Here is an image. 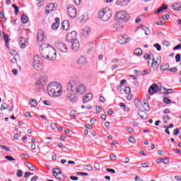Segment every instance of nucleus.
Returning <instances> with one entry per match:
<instances>
[{
	"label": "nucleus",
	"mask_w": 181,
	"mask_h": 181,
	"mask_svg": "<svg viewBox=\"0 0 181 181\" xmlns=\"http://www.w3.org/2000/svg\"><path fill=\"white\" fill-rule=\"evenodd\" d=\"M71 91L72 93H76V94H78V95H83V94L86 93V86L81 83L80 78L77 77L71 78L67 85V93L66 95V99L69 103L74 104V103H77L78 98L74 94L71 93Z\"/></svg>",
	"instance_id": "1"
},
{
	"label": "nucleus",
	"mask_w": 181,
	"mask_h": 181,
	"mask_svg": "<svg viewBox=\"0 0 181 181\" xmlns=\"http://www.w3.org/2000/svg\"><path fill=\"white\" fill-rule=\"evenodd\" d=\"M159 90V86L156 83H153L148 88V93L150 95H153L157 91Z\"/></svg>",
	"instance_id": "12"
},
{
	"label": "nucleus",
	"mask_w": 181,
	"mask_h": 181,
	"mask_svg": "<svg viewBox=\"0 0 181 181\" xmlns=\"http://www.w3.org/2000/svg\"><path fill=\"white\" fill-rule=\"evenodd\" d=\"M110 158L112 160H115L117 159V156L116 155H114V154H111L110 156Z\"/></svg>",
	"instance_id": "61"
},
{
	"label": "nucleus",
	"mask_w": 181,
	"mask_h": 181,
	"mask_svg": "<svg viewBox=\"0 0 181 181\" xmlns=\"http://www.w3.org/2000/svg\"><path fill=\"white\" fill-rule=\"evenodd\" d=\"M70 117L71 119H76V110H71L70 112Z\"/></svg>",
	"instance_id": "41"
},
{
	"label": "nucleus",
	"mask_w": 181,
	"mask_h": 181,
	"mask_svg": "<svg viewBox=\"0 0 181 181\" xmlns=\"http://www.w3.org/2000/svg\"><path fill=\"white\" fill-rule=\"evenodd\" d=\"M84 166H85L86 168H86L87 170H89V171L93 170V167H92L91 165H85Z\"/></svg>",
	"instance_id": "62"
},
{
	"label": "nucleus",
	"mask_w": 181,
	"mask_h": 181,
	"mask_svg": "<svg viewBox=\"0 0 181 181\" xmlns=\"http://www.w3.org/2000/svg\"><path fill=\"white\" fill-rule=\"evenodd\" d=\"M129 3V0H117V5H121L122 6H126Z\"/></svg>",
	"instance_id": "24"
},
{
	"label": "nucleus",
	"mask_w": 181,
	"mask_h": 181,
	"mask_svg": "<svg viewBox=\"0 0 181 181\" xmlns=\"http://www.w3.org/2000/svg\"><path fill=\"white\" fill-rule=\"evenodd\" d=\"M154 47L156 48V49L158 50V52H160V50H162V47H160V45L156 43L154 45Z\"/></svg>",
	"instance_id": "47"
},
{
	"label": "nucleus",
	"mask_w": 181,
	"mask_h": 181,
	"mask_svg": "<svg viewBox=\"0 0 181 181\" xmlns=\"http://www.w3.org/2000/svg\"><path fill=\"white\" fill-rule=\"evenodd\" d=\"M45 4V0H37V6H42Z\"/></svg>",
	"instance_id": "44"
},
{
	"label": "nucleus",
	"mask_w": 181,
	"mask_h": 181,
	"mask_svg": "<svg viewBox=\"0 0 181 181\" xmlns=\"http://www.w3.org/2000/svg\"><path fill=\"white\" fill-rule=\"evenodd\" d=\"M163 102L165 104H170V103H172V100H170V99L168 98H163Z\"/></svg>",
	"instance_id": "50"
},
{
	"label": "nucleus",
	"mask_w": 181,
	"mask_h": 181,
	"mask_svg": "<svg viewBox=\"0 0 181 181\" xmlns=\"http://www.w3.org/2000/svg\"><path fill=\"white\" fill-rule=\"evenodd\" d=\"M30 105L31 107H37V102L35 99H30Z\"/></svg>",
	"instance_id": "35"
},
{
	"label": "nucleus",
	"mask_w": 181,
	"mask_h": 181,
	"mask_svg": "<svg viewBox=\"0 0 181 181\" xmlns=\"http://www.w3.org/2000/svg\"><path fill=\"white\" fill-rule=\"evenodd\" d=\"M69 28H70V23H69V21L65 20L62 22V29L64 30H68Z\"/></svg>",
	"instance_id": "23"
},
{
	"label": "nucleus",
	"mask_w": 181,
	"mask_h": 181,
	"mask_svg": "<svg viewBox=\"0 0 181 181\" xmlns=\"http://www.w3.org/2000/svg\"><path fill=\"white\" fill-rule=\"evenodd\" d=\"M50 127L52 131H54V129H56V128H57V126L56 123H51Z\"/></svg>",
	"instance_id": "51"
},
{
	"label": "nucleus",
	"mask_w": 181,
	"mask_h": 181,
	"mask_svg": "<svg viewBox=\"0 0 181 181\" xmlns=\"http://www.w3.org/2000/svg\"><path fill=\"white\" fill-rule=\"evenodd\" d=\"M46 81H47V78L45 76H41L37 81V86H45V84H46Z\"/></svg>",
	"instance_id": "20"
},
{
	"label": "nucleus",
	"mask_w": 181,
	"mask_h": 181,
	"mask_svg": "<svg viewBox=\"0 0 181 181\" xmlns=\"http://www.w3.org/2000/svg\"><path fill=\"white\" fill-rule=\"evenodd\" d=\"M0 148H1V149H4L5 151H6V152H9L10 151L9 148L6 146L1 145Z\"/></svg>",
	"instance_id": "54"
},
{
	"label": "nucleus",
	"mask_w": 181,
	"mask_h": 181,
	"mask_svg": "<svg viewBox=\"0 0 181 181\" xmlns=\"http://www.w3.org/2000/svg\"><path fill=\"white\" fill-rule=\"evenodd\" d=\"M126 130L127 131V132H129V134H132V132H134V129H132V127H129L126 128Z\"/></svg>",
	"instance_id": "57"
},
{
	"label": "nucleus",
	"mask_w": 181,
	"mask_h": 181,
	"mask_svg": "<svg viewBox=\"0 0 181 181\" xmlns=\"http://www.w3.org/2000/svg\"><path fill=\"white\" fill-rule=\"evenodd\" d=\"M152 57L153 59H150V63H151V67H152V69L154 70H156L158 67H159V64L162 63V57L158 56L157 59H155L153 55H152Z\"/></svg>",
	"instance_id": "6"
},
{
	"label": "nucleus",
	"mask_w": 181,
	"mask_h": 181,
	"mask_svg": "<svg viewBox=\"0 0 181 181\" xmlns=\"http://www.w3.org/2000/svg\"><path fill=\"white\" fill-rule=\"evenodd\" d=\"M91 100H93V94L88 93L83 98V103H84V104H86V103H88V101H90Z\"/></svg>",
	"instance_id": "21"
},
{
	"label": "nucleus",
	"mask_w": 181,
	"mask_h": 181,
	"mask_svg": "<svg viewBox=\"0 0 181 181\" xmlns=\"http://www.w3.org/2000/svg\"><path fill=\"white\" fill-rule=\"evenodd\" d=\"M172 91H173V89H165V94H172Z\"/></svg>",
	"instance_id": "59"
},
{
	"label": "nucleus",
	"mask_w": 181,
	"mask_h": 181,
	"mask_svg": "<svg viewBox=\"0 0 181 181\" xmlns=\"http://www.w3.org/2000/svg\"><path fill=\"white\" fill-rule=\"evenodd\" d=\"M118 42L119 45H126V43L129 42V39L127 35H119Z\"/></svg>",
	"instance_id": "13"
},
{
	"label": "nucleus",
	"mask_w": 181,
	"mask_h": 181,
	"mask_svg": "<svg viewBox=\"0 0 181 181\" xmlns=\"http://www.w3.org/2000/svg\"><path fill=\"white\" fill-rule=\"evenodd\" d=\"M95 169H96V170H100V163H95Z\"/></svg>",
	"instance_id": "63"
},
{
	"label": "nucleus",
	"mask_w": 181,
	"mask_h": 181,
	"mask_svg": "<svg viewBox=\"0 0 181 181\" xmlns=\"http://www.w3.org/2000/svg\"><path fill=\"white\" fill-rule=\"evenodd\" d=\"M172 8L174 9V11H181V4L175 3L172 6Z\"/></svg>",
	"instance_id": "31"
},
{
	"label": "nucleus",
	"mask_w": 181,
	"mask_h": 181,
	"mask_svg": "<svg viewBox=\"0 0 181 181\" xmlns=\"http://www.w3.org/2000/svg\"><path fill=\"white\" fill-rule=\"evenodd\" d=\"M67 13L70 18L74 19L77 16V8L74 6H69L67 7Z\"/></svg>",
	"instance_id": "10"
},
{
	"label": "nucleus",
	"mask_w": 181,
	"mask_h": 181,
	"mask_svg": "<svg viewBox=\"0 0 181 181\" xmlns=\"http://www.w3.org/2000/svg\"><path fill=\"white\" fill-rule=\"evenodd\" d=\"M113 28H114L115 29H116V30H117L118 32H119V31L122 30L123 26H122V25H120L119 23H116L114 25Z\"/></svg>",
	"instance_id": "32"
},
{
	"label": "nucleus",
	"mask_w": 181,
	"mask_h": 181,
	"mask_svg": "<svg viewBox=\"0 0 181 181\" xmlns=\"http://www.w3.org/2000/svg\"><path fill=\"white\" fill-rule=\"evenodd\" d=\"M129 142H130V144H135L136 142V141L135 140V137L132 136L129 137Z\"/></svg>",
	"instance_id": "45"
},
{
	"label": "nucleus",
	"mask_w": 181,
	"mask_h": 181,
	"mask_svg": "<svg viewBox=\"0 0 181 181\" xmlns=\"http://www.w3.org/2000/svg\"><path fill=\"white\" fill-rule=\"evenodd\" d=\"M180 59H181V54H177V55L175 56V61L177 62V63H179V62H180Z\"/></svg>",
	"instance_id": "49"
},
{
	"label": "nucleus",
	"mask_w": 181,
	"mask_h": 181,
	"mask_svg": "<svg viewBox=\"0 0 181 181\" xmlns=\"http://www.w3.org/2000/svg\"><path fill=\"white\" fill-rule=\"evenodd\" d=\"M5 158H6V159H7V160H8L9 162H11V160H15V158H13L11 157V156H6Z\"/></svg>",
	"instance_id": "58"
},
{
	"label": "nucleus",
	"mask_w": 181,
	"mask_h": 181,
	"mask_svg": "<svg viewBox=\"0 0 181 181\" xmlns=\"http://www.w3.org/2000/svg\"><path fill=\"white\" fill-rule=\"evenodd\" d=\"M141 110H144V111H149V110H151V107H149V104H148L146 102L142 103Z\"/></svg>",
	"instance_id": "29"
},
{
	"label": "nucleus",
	"mask_w": 181,
	"mask_h": 181,
	"mask_svg": "<svg viewBox=\"0 0 181 181\" xmlns=\"http://www.w3.org/2000/svg\"><path fill=\"white\" fill-rule=\"evenodd\" d=\"M95 110H96V112L100 113V112H101V111H103V108H101V107H100V106H96Z\"/></svg>",
	"instance_id": "60"
},
{
	"label": "nucleus",
	"mask_w": 181,
	"mask_h": 181,
	"mask_svg": "<svg viewBox=\"0 0 181 181\" xmlns=\"http://www.w3.org/2000/svg\"><path fill=\"white\" fill-rule=\"evenodd\" d=\"M91 33V28L89 27H84L82 29V35L84 37H88V36Z\"/></svg>",
	"instance_id": "17"
},
{
	"label": "nucleus",
	"mask_w": 181,
	"mask_h": 181,
	"mask_svg": "<svg viewBox=\"0 0 181 181\" xmlns=\"http://www.w3.org/2000/svg\"><path fill=\"white\" fill-rule=\"evenodd\" d=\"M23 175V171H22V170H18V171L17 172V176L18 177H22Z\"/></svg>",
	"instance_id": "52"
},
{
	"label": "nucleus",
	"mask_w": 181,
	"mask_h": 181,
	"mask_svg": "<svg viewBox=\"0 0 181 181\" xmlns=\"http://www.w3.org/2000/svg\"><path fill=\"white\" fill-rule=\"evenodd\" d=\"M18 42L20 43V47L21 49H25L26 47V45H28V39L21 37L19 38Z\"/></svg>",
	"instance_id": "14"
},
{
	"label": "nucleus",
	"mask_w": 181,
	"mask_h": 181,
	"mask_svg": "<svg viewBox=\"0 0 181 181\" xmlns=\"http://www.w3.org/2000/svg\"><path fill=\"white\" fill-rule=\"evenodd\" d=\"M40 51L41 52L42 57L47 60L53 62L56 60V57H57L56 49H54L53 47L49 45V44H42L40 46Z\"/></svg>",
	"instance_id": "2"
},
{
	"label": "nucleus",
	"mask_w": 181,
	"mask_h": 181,
	"mask_svg": "<svg viewBox=\"0 0 181 181\" xmlns=\"http://www.w3.org/2000/svg\"><path fill=\"white\" fill-rule=\"evenodd\" d=\"M179 49H181V44H179L174 47L173 50H179Z\"/></svg>",
	"instance_id": "64"
},
{
	"label": "nucleus",
	"mask_w": 181,
	"mask_h": 181,
	"mask_svg": "<svg viewBox=\"0 0 181 181\" xmlns=\"http://www.w3.org/2000/svg\"><path fill=\"white\" fill-rule=\"evenodd\" d=\"M134 54L136 56H142V49L141 48H136L134 52Z\"/></svg>",
	"instance_id": "36"
},
{
	"label": "nucleus",
	"mask_w": 181,
	"mask_h": 181,
	"mask_svg": "<svg viewBox=\"0 0 181 181\" xmlns=\"http://www.w3.org/2000/svg\"><path fill=\"white\" fill-rule=\"evenodd\" d=\"M22 23H28L29 22V17L26 16V14H23L21 17Z\"/></svg>",
	"instance_id": "34"
},
{
	"label": "nucleus",
	"mask_w": 181,
	"mask_h": 181,
	"mask_svg": "<svg viewBox=\"0 0 181 181\" xmlns=\"http://www.w3.org/2000/svg\"><path fill=\"white\" fill-rule=\"evenodd\" d=\"M119 62V59H114L111 61L112 63H113V65H112V70H115V69H118V63Z\"/></svg>",
	"instance_id": "26"
},
{
	"label": "nucleus",
	"mask_w": 181,
	"mask_h": 181,
	"mask_svg": "<svg viewBox=\"0 0 181 181\" xmlns=\"http://www.w3.org/2000/svg\"><path fill=\"white\" fill-rule=\"evenodd\" d=\"M112 11L110 8H103L98 12V17L103 21L107 22L111 19Z\"/></svg>",
	"instance_id": "4"
},
{
	"label": "nucleus",
	"mask_w": 181,
	"mask_h": 181,
	"mask_svg": "<svg viewBox=\"0 0 181 181\" xmlns=\"http://www.w3.org/2000/svg\"><path fill=\"white\" fill-rule=\"evenodd\" d=\"M70 43H71L72 50H75V52H77V50L80 49V42H78V40L71 42Z\"/></svg>",
	"instance_id": "15"
},
{
	"label": "nucleus",
	"mask_w": 181,
	"mask_h": 181,
	"mask_svg": "<svg viewBox=\"0 0 181 181\" xmlns=\"http://www.w3.org/2000/svg\"><path fill=\"white\" fill-rule=\"evenodd\" d=\"M144 59L147 60L148 65L151 64V59H153L152 55H149L148 54H145L144 56Z\"/></svg>",
	"instance_id": "33"
},
{
	"label": "nucleus",
	"mask_w": 181,
	"mask_h": 181,
	"mask_svg": "<svg viewBox=\"0 0 181 181\" xmlns=\"http://www.w3.org/2000/svg\"><path fill=\"white\" fill-rule=\"evenodd\" d=\"M4 39L6 42V47L9 48V42H11V38H9V35L7 34H4Z\"/></svg>",
	"instance_id": "27"
},
{
	"label": "nucleus",
	"mask_w": 181,
	"mask_h": 181,
	"mask_svg": "<svg viewBox=\"0 0 181 181\" xmlns=\"http://www.w3.org/2000/svg\"><path fill=\"white\" fill-rule=\"evenodd\" d=\"M168 162H169V158H163L161 163L167 164Z\"/></svg>",
	"instance_id": "55"
},
{
	"label": "nucleus",
	"mask_w": 181,
	"mask_h": 181,
	"mask_svg": "<svg viewBox=\"0 0 181 181\" xmlns=\"http://www.w3.org/2000/svg\"><path fill=\"white\" fill-rule=\"evenodd\" d=\"M45 40V33L43 30H39L37 34V42H43Z\"/></svg>",
	"instance_id": "16"
},
{
	"label": "nucleus",
	"mask_w": 181,
	"mask_h": 181,
	"mask_svg": "<svg viewBox=\"0 0 181 181\" xmlns=\"http://www.w3.org/2000/svg\"><path fill=\"white\" fill-rule=\"evenodd\" d=\"M52 174L57 180H64V175L62 173V170H60V168H53Z\"/></svg>",
	"instance_id": "9"
},
{
	"label": "nucleus",
	"mask_w": 181,
	"mask_h": 181,
	"mask_svg": "<svg viewBox=\"0 0 181 181\" xmlns=\"http://www.w3.org/2000/svg\"><path fill=\"white\" fill-rule=\"evenodd\" d=\"M165 9H168V6L163 4L157 10L156 12H155V15H158V13H160V12H162L163 11H165Z\"/></svg>",
	"instance_id": "28"
},
{
	"label": "nucleus",
	"mask_w": 181,
	"mask_h": 181,
	"mask_svg": "<svg viewBox=\"0 0 181 181\" xmlns=\"http://www.w3.org/2000/svg\"><path fill=\"white\" fill-rule=\"evenodd\" d=\"M27 167L30 170H35V165H32L30 163H27Z\"/></svg>",
	"instance_id": "43"
},
{
	"label": "nucleus",
	"mask_w": 181,
	"mask_h": 181,
	"mask_svg": "<svg viewBox=\"0 0 181 181\" xmlns=\"http://www.w3.org/2000/svg\"><path fill=\"white\" fill-rule=\"evenodd\" d=\"M127 83V80L123 79L120 81L119 83V86L117 88V90H119V91H121V90H122V86H124V84Z\"/></svg>",
	"instance_id": "38"
},
{
	"label": "nucleus",
	"mask_w": 181,
	"mask_h": 181,
	"mask_svg": "<svg viewBox=\"0 0 181 181\" xmlns=\"http://www.w3.org/2000/svg\"><path fill=\"white\" fill-rule=\"evenodd\" d=\"M33 67L35 70H41L43 67V59L42 57L39 55H35L33 60Z\"/></svg>",
	"instance_id": "5"
},
{
	"label": "nucleus",
	"mask_w": 181,
	"mask_h": 181,
	"mask_svg": "<svg viewBox=\"0 0 181 181\" xmlns=\"http://www.w3.org/2000/svg\"><path fill=\"white\" fill-rule=\"evenodd\" d=\"M179 131H180L179 128L174 129V135L175 136H177V135H179V134H180V132Z\"/></svg>",
	"instance_id": "56"
},
{
	"label": "nucleus",
	"mask_w": 181,
	"mask_h": 181,
	"mask_svg": "<svg viewBox=\"0 0 181 181\" xmlns=\"http://www.w3.org/2000/svg\"><path fill=\"white\" fill-rule=\"evenodd\" d=\"M66 40L69 42L77 40V32L72 31L71 33H69L66 35Z\"/></svg>",
	"instance_id": "11"
},
{
	"label": "nucleus",
	"mask_w": 181,
	"mask_h": 181,
	"mask_svg": "<svg viewBox=\"0 0 181 181\" xmlns=\"http://www.w3.org/2000/svg\"><path fill=\"white\" fill-rule=\"evenodd\" d=\"M59 25H60V18H55V23H54L52 25L53 30H57V29H59Z\"/></svg>",
	"instance_id": "18"
},
{
	"label": "nucleus",
	"mask_w": 181,
	"mask_h": 181,
	"mask_svg": "<svg viewBox=\"0 0 181 181\" xmlns=\"http://www.w3.org/2000/svg\"><path fill=\"white\" fill-rule=\"evenodd\" d=\"M116 18L123 22H128V21H129V14H127V13L124 11H119L116 14Z\"/></svg>",
	"instance_id": "7"
},
{
	"label": "nucleus",
	"mask_w": 181,
	"mask_h": 181,
	"mask_svg": "<svg viewBox=\"0 0 181 181\" xmlns=\"http://www.w3.org/2000/svg\"><path fill=\"white\" fill-rule=\"evenodd\" d=\"M134 105L138 110H142V103L141 101L135 99Z\"/></svg>",
	"instance_id": "30"
},
{
	"label": "nucleus",
	"mask_w": 181,
	"mask_h": 181,
	"mask_svg": "<svg viewBox=\"0 0 181 181\" xmlns=\"http://www.w3.org/2000/svg\"><path fill=\"white\" fill-rule=\"evenodd\" d=\"M138 114H139V117H141V119H147L148 113H146L145 111L142 110V109H141L138 111Z\"/></svg>",
	"instance_id": "19"
},
{
	"label": "nucleus",
	"mask_w": 181,
	"mask_h": 181,
	"mask_svg": "<svg viewBox=\"0 0 181 181\" xmlns=\"http://www.w3.org/2000/svg\"><path fill=\"white\" fill-rule=\"evenodd\" d=\"M55 46L57 49L59 50V52H62V53H67L69 50L67 45H66V43L61 40L57 41L55 43Z\"/></svg>",
	"instance_id": "8"
},
{
	"label": "nucleus",
	"mask_w": 181,
	"mask_h": 181,
	"mask_svg": "<svg viewBox=\"0 0 181 181\" xmlns=\"http://www.w3.org/2000/svg\"><path fill=\"white\" fill-rule=\"evenodd\" d=\"M62 84L57 82H52L47 88V91L50 97H59L63 93Z\"/></svg>",
	"instance_id": "3"
},
{
	"label": "nucleus",
	"mask_w": 181,
	"mask_h": 181,
	"mask_svg": "<svg viewBox=\"0 0 181 181\" xmlns=\"http://www.w3.org/2000/svg\"><path fill=\"white\" fill-rule=\"evenodd\" d=\"M56 6H57V4H53V3H50L48 6H47V8H48L49 9H52V11H53L54 8H56Z\"/></svg>",
	"instance_id": "42"
},
{
	"label": "nucleus",
	"mask_w": 181,
	"mask_h": 181,
	"mask_svg": "<svg viewBox=\"0 0 181 181\" xmlns=\"http://www.w3.org/2000/svg\"><path fill=\"white\" fill-rule=\"evenodd\" d=\"M12 8H14L15 15H18V13H19V7H18L16 4H12Z\"/></svg>",
	"instance_id": "39"
},
{
	"label": "nucleus",
	"mask_w": 181,
	"mask_h": 181,
	"mask_svg": "<svg viewBox=\"0 0 181 181\" xmlns=\"http://www.w3.org/2000/svg\"><path fill=\"white\" fill-rule=\"evenodd\" d=\"M138 28L142 29V30L144 31V33H145V35H146V36H149V35H151V30H149V28L148 27L141 25L139 26Z\"/></svg>",
	"instance_id": "22"
},
{
	"label": "nucleus",
	"mask_w": 181,
	"mask_h": 181,
	"mask_svg": "<svg viewBox=\"0 0 181 181\" xmlns=\"http://www.w3.org/2000/svg\"><path fill=\"white\" fill-rule=\"evenodd\" d=\"M124 92L126 94H129V93H131V87H129V86L125 87L124 89Z\"/></svg>",
	"instance_id": "46"
},
{
	"label": "nucleus",
	"mask_w": 181,
	"mask_h": 181,
	"mask_svg": "<svg viewBox=\"0 0 181 181\" xmlns=\"http://www.w3.org/2000/svg\"><path fill=\"white\" fill-rule=\"evenodd\" d=\"M168 69H169V64H164L160 66V71H165V70H168Z\"/></svg>",
	"instance_id": "37"
},
{
	"label": "nucleus",
	"mask_w": 181,
	"mask_h": 181,
	"mask_svg": "<svg viewBox=\"0 0 181 181\" xmlns=\"http://www.w3.org/2000/svg\"><path fill=\"white\" fill-rule=\"evenodd\" d=\"M9 105L7 103H3L0 107L1 111H4V110H8Z\"/></svg>",
	"instance_id": "40"
},
{
	"label": "nucleus",
	"mask_w": 181,
	"mask_h": 181,
	"mask_svg": "<svg viewBox=\"0 0 181 181\" xmlns=\"http://www.w3.org/2000/svg\"><path fill=\"white\" fill-rule=\"evenodd\" d=\"M169 18H170V16H169V14H165L162 16V19H163V21H168Z\"/></svg>",
	"instance_id": "53"
},
{
	"label": "nucleus",
	"mask_w": 181,
	"mask_h": 181,
	"mask_svg": "<svg viewBox=\"0 0 181 181\" xmlns=\"http://www.w3.org/2000/svg\"><path fill=\"white\" fill-rule=\"evenodd\" d=\"M79 66H83V64H87V59L83 57H81L78 61Z\"/></svg>",
	"instance_id": "25"
},
{
	"label": "nucleus",
	"mask_w": 181,
	"mask_h": 181,
	"mask_svg": "<svg viewBox=\"0 0 181 181\" xmlns=\"http://www.w3.org/2000/svg\"><path fill=\"white\" fill-rule=\"evenodd\" d=\"M76 175L78 176H88V173H82V172L76 173Z\"/></svg>",
	"instance_id": "48"
}]
</instances>
